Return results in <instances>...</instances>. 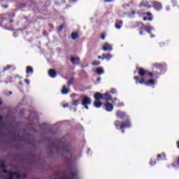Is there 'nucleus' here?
<instances>
[{
  "label": "nucleus",
  "mask_w": 179,
  "mask_h": 179,
  "mask_svg": "<svg viewBox=\"0 0 179 179\" xmlns=\"http://www.w3.org/2000/svg\"><path fill=\"white\" fill-rule=\"evenodd\" d=\"M0 177L4 179H20V175L18 173H11L6 170L0 172Z\"/></svg>",
  "instance_id": "f257e3e1"
},
{
  "label": "nucleus",
  "mask_w": 179,
  "mask_h": 179,
  "mask_svg": "<svg viewBox=\"0 0 179 179\" xmlns=\"http://www.w3.org/2000/svg\"><path fill=\"white\" fill-rule=\"evenodd\" d=\"M115 125L117 129H124V128H131V122L127 120L121 123L120 121L115 122Z\"/></svg>",
  "instance_id": "f03ea898"
},
{
  "label": "nucleus",
  "mask_w": 179,
  "mask_h": 179,
  "mask_svg": "<svg viewBox=\"0 0 179 179\" xmlns=\"http://www.w3.org/2000/svg\"><path fill=\"white\" fill-rule=\"evenodd\" d=\"M134 79L136 80V83L138 85V83H140L141 85H145V86H155L156 85V81L155 80H148V81L146 83L145 82V78H142V80H140L138 82V77H134Z\"/></svg>",
  "instance_id": "7ed1b4c3"
},
{
  "label": "nucleus",
  "mask_w": 179,
  "mask_h": 179,
  "mask_svg": "<svg viewBox=\"0 0 179 179\" xmlns=\"http://www.w3.org/2000/svg\"><path fill=\"white\" fill-rule=\"evenodd\" d=\"M82 106L86 108V110H89V106L92 104V99L88 96H85L81 102Z\"/></svg>",
  "instance_id": "20e7f679"
},
{
  "label": "nucleus",
  "mask_w": 179,
  "mask_h": 179,
  "mask_svg": "<svg viewBox=\"0 0 179 179\" xmlns=\"http://www.w3.org/2000/svg\"><path fill=\"white\" fill-rule=\"evenodd\" d=\"M103 51H113V45L108 43H105L103 46Z\"/></svg>",
  "instance_id": "39448f33"
},
{
  "label": "nucleus",
  "mask_w": 179,
  "mask_h": 179,
  "mask_svg": "<svg viewBox=\"0 0 179 179\" xmlns=\"http://www.w3.org/2000/svg\"><path fill=\"white\" fill-rule=\"evenodd\" d=\"M152 5H153V7L155 9V10H162V3L157 2V1H154L152 2Z\"/></svg>",
  "instance_id": "423d86ee"
},
{
  "label": "nucleus",
  "mask_w": 179,
  "mask_h": 179,
  "mask_svg": "<svg viewBox=\"0 0 179 179\" xmlns=\"http://www.w3.org/2000/svg\"><path fill=\"white\" fill-rule=\"evenodd\" d=\"M94 97L96 100V101H99V100H101V99H104V94H101L100 92H96Z\"/></svg>",
  "instance_id": "0eeeda50"
},
{
  "label": "nucleus",
  "mask_w": 179,
  "mask_h": 179,
  "mask_svg": "<svg viewBox=\"0 0 179 179\" xmlns=\"http://www.w3.org/2000/svg\"><path fill=\"white\" fill-rule=\"evenodd\" d=\"M106 110L108 111L109 113H111L113 110H114V106H113V104L110 103L109 102H107L105 103Z\"/></svg>",
  "instance_id": "6e6552de"
},
{
  "label": "nucleus",
  "mask_w": 179,
  "mask_h": 179,
  "mask_svg": "<svg viewBox=\"0 0 179 179\" xmlns=\"http://www.w3.org/2000/svg\"><path fill=\"white\" fill-rule=\"evenodd\" d=\"M116 116L117 117V118H120L121 120H122L125 118V117H127V113L122 111H117L116 113Z\"/></svg>",
  "instance_id": "1a4fd4ad"
},
{
  "label": "nucleus",
  "mask_w": 179,
  "mask_h": 179,
  "mask_svg": "<svg viewBox=\"0 0 179 179\" xmlns=\"http://www.w3.org/2000/svg\"><path fill=\"white\" fill-rule=\"evenodd\" d=\"M154 66H155V68H157L159 71H161V73H164V71L162 70V69H164V66L160 64H155Z\"/></svg>",
  "instance_id": "9d476101"
},
{
  "label": "nucleus",
  "mask_w": 179,
  "mask_h": 179,
  "mask_svg": "<svg viewBox=\"0 0 179 179\" xmlns=\"http://www.w3.org/2000/svg\"><path fill=\"white\" fill-rule=\"evenodd\" d=\"M103 99L106 100V101H111V95H110V92H107L103 94Z\"/></svg>",
  "instance_id": "9b49d317"
},
{
  "label": "nucleus",
  "mask_w": 179,
  "mask_h": 179,
  "mask_svg": "<svg viewBox=\"0 0 179 179\" xmlns=\"http://www.w3.org/2000/svg\"><path fill=\"white\" fill-rule=\"evenodd\" d=\"M152 8V6H149V2L148 1H143L140 4V8Z\"/></svg>",
  "instance_id": "f8f14e48"
},
{
  "label": "nucleus",
  "mask_w": 179,
  "mask_h": 179,
  "mask_svg": "<svg viewBox=\"0 0 179 179\" xmlns=\"http://www.w3.org/2000/svg\"><path fill=\"white\" fill-rule=\"evenodd\" d=\"M113 55L111 54H103L102 59H106V61H110L113 58Z\"/></svg>",
  "instance_id": "ddd939ff"
},
{
  "label": "nucleus",
  "mask_w": 179,
  "mask_h": 179,
  "mask_svg": "<svg viewBox=\"0 0 179 179\" xmlns=\"http://www.w3.org/2000/svg\"><path fill=\"white\" fill-rule=\"evenodd\" d=\"M96 73H97V75H103L104 69H103V67L97 68L96 70Z\"/></svg>",
  "instance_id": "4468645a"
},
{
  "label": "nucleus",
  "mask_w": 179,
  "mask_h": 179,
  "mask_svg": "<svg viewBox=\"0 0 179 179\" xmlns=\"http://www.w3.org/2000/svg\"><path fill=\"white\" fill-rule=\"evenodd\" d=\"M49 76H50V78H55L57 76V71L54 69H50L49 71Z\"/></svg>",
  "instance_id": "2eb2a0df"
},
{
  "label": "nucleus",
  "mask_w": 179,
  "mask_h": 179,
  "mask_svg": "<svg viewBox=\"0 0 179 179\" xmlns=\"http://www.w3.org/2000/svg\"><path fill=\"white\" fill-rule=\"evenodd\" d=\"M69 93V90L66 88V85H64L62 89V94H68Z\"/></svg>",
  "instance_id": "dca6fc26"
},
{
  "label": "nucleus",
  "mask_w": 179,
  "mask_h": 179,
  "mask_svg": "<svg viewBox=\"0 0 179 179\" xmlns=\"http://www.w3.org/2000/svg\"><path fill=\"white\" fill-rule=\"evenodd\" d=\"M145 30L148 33H149L150 34V33H152V31H153L155 30V29L153 28V27L150 26V25H148L145 27Z\"/></svg>",
  "instance_id": "f3484780"
},
{
  "label": "nucleus",
  "mask_w": 179,
  "mask_h": 179,
  "mask_svg": "<svg viewBox=\"0 0 179 179\" xmlns=\"http://www.w3.org/2000/svg\"><path fill=\"white\" fill-rule=\"evenodd\" d=\"M103 105V103H101V101H96L94 103V107H96V108H100V107H101V106Z\"/></svg>",
  "instance_id": "a211bd4d"
},
{
  "label": "nucleus",
  "mask_w": 179,
  "mask_h": 179,
  "mask_svg": "<svg viewBox=\"0 0 179 179\" xmlns=\"http://www.w3.org/2000/svg\"><path fill=\"white\" fill-rule=\"evenodd\" d=\"M138 75L140 76H145V75H146V71L143 70V69H140L138 71Z\"/></svg>",
  "instance_id": "6ab92c4d"
},
{
  "label": "nucleus",
  "mask_w": 179,
  "mask_h": 179,
  "mask_svg": "<svg viewBox=\"0 0 179 179\" xmlns=\"http://www.w3.org/2000/svg\"><path fill=\"white\" fill-rule=\"evenodd\" d=\"M153 75H155V78L157 79H159V77L160 76V73H155L154 71V73L150 72L149 73V76L152 78V76H153Z\"/></svg>",
  "instance_id": "aec40b11"
},
{
  "label": "nucleus",
  "mask_w": 179,
  "mask_h": 179,
  "mask_svg": "<svg viewBox=\"0 0 179 179\" xmlns=\"http://www.w3.org/2000/svg\"><path fill=\"white\" fill-rule=\"evenodd\" d=\"M79 57H76V58H75V57H72L71 58V62H72V64H79Z\"/></svg>",
  "instance_id": "412c9836"
},
{
  "label": "nucleus",
  "mask_w": 179,
  "mask_h": 179,
  "mask_svg": "<svg viewBox=\"0 0 179 179\" xmlns=\"http://www.w3.org/2000/svg\"><path fill=\"white\" fill-rule=\"evenodd\" d=\"M27 73H33V67L30 66H28L27 67V71H26Z\"/></svg>",
  "instance_id": "4be33fe9"
},
{
  "label": "nucleus",
  "mask_w": 179,
  "mask_h": 179,
  "mask_svg": "<svg viewBox=\"0 0 179 179\" xmlns=\"http://www.w3.org/2000/svg\"><path fill=\"white\" fill-rule=\"evenodd\" d=\"M160 157H162V159L164 160L166 159V154L162 153V155H157L158 162L160 161Z\"/></svg>",
  "instance_id": "5701e85b"
},
{
  "label": "nucleus",
  "mask_w": 179,
  "mask_h": 179,
  "mask_svg": "<svg viewBox=\"0 0 179 179\" xmlns=\"http://www.w3.org/2000/svg\"><path fill=\"white\" fill-rule=\"evenodd\" d=\"M80 103V99H77L76 101H73L72 105L74 106L75 107H77L78 104Z\"/></svg>",
  "instance_id": "b1692460"
},
{
  "label": "nucleus",
  "mask_w": 179,
  "mask_h": 179,
  "mask_svg": "<svg viewBox=\"0 0 179 179\" xmlns=\"http://www.w3.org/2000/svg\"><path fill=\"white\" fill-rule=\"evenodd\" d=\"M71 38L73 40H76L78 38V34L76 32H73L71 34Z\"/></svg>",
  "instance_id": "393cba45"
},
{
  "label": "nucleus",
  "mask_w": 179,
  "mask_h": 179,
  "mask_svg": "<svg viewBox=\"0 0 179 179\" xmlns=\"http://www.w3.org/2000/svg\"><path fill=\"white\" fill-rule=\"evenodd\" d=\"M0 167L1 169H5V162L3 161H0Z\"/></svg>",
  "instance_id": "a878e982"
},
{
  "label": "nucleus",
  "mask_w": 179,
  "mask_h": 179,
  "mask_svg": "<svg viewBox=\"0 0 179 179\" xmlns=\"http://www.w3.org/2000/svg\"><path fill=\"white\" fill-rule=\"evenodd\" d=\"M110 93H111L112 94H116V93H117V90H115V89H112V90L110 91Z\"/></svg>",
  "instance_id": "bb28decb"
},
{
  "label": "nucleus",
  "mask_w": 179,
  "mask_h": 179,
  "mask_svg": "<svg viewBox=\"0 0 179 179\" xmlns=\"http://www.w3.org/2000/svg\"><path fill=\"white\" fill-rule=\"evenodd\" d=\"M115 27H116V29H117V30H120V29H121L122 26L117 22L115 24Z\"/></svg>",
  "instance_id": "cd10ccee"
},
{
  "label": "nucleus",
  "mask_w": 179,
  "mask_h": 179,
  "mask_svg": "<svg viewBox=\"0 0 179 179\" xmlns=\"http://www.w3.org/2000/svg\"><path fill=\"white\" fill-rule=\"evenodd\" d=\"M99 64H100L99 61H94V62H92V65H94V66L99 65Z\"/></svg>",
  "instance_id": "c85d7f7f"
},
{
  "label": "nucleus",
  "mask_w": 179,
  "mask_h": 179,
  "mask_svg": "<svg viewBox=\"0 0 179 179\" xmlns=\"http://www.w3.org/2000/svg\"><path fill=\"white\" fill-rule=\"evenodd\" d=\"M73 82V78H71L70 80L68 82V86H71Z\"/></svg>",
  "instance_id": "c756f323"
},
{
  "label": "nucleus",
  "mask_w": 179,
  "mask_h": 179,
  "mask_svg": "<svg viewBox=\"0 0 179 179\" xmlns=\"http://www.w3.org/2000/svg\"><path fill=\"white\" fill-rule=\"evenodd\" d=\"M124 106V103L123 102H119L117 104V107H122Z\"/></svg>",
  "instance_id": "7c9ffc66"
},
{
  "label": "nucleus",
  "mask_w": 179,
  "mask_h": 179,
  "mask_svg": "<svg viewBox=\"0 0 179 179\" xmlns=\"http://www.w3.org/2000/svg\"><path fill=\"white\" fill-rule=\"evenodd\" d=\"M8 69H10V66L8 65L7 67H4V71H8Z\"/></svg>",
  "instance_id": "2f4dec72"
},
{
  "label": "nucleus",
  "mask_w": 179,
  "mask_h": 179,
  "mask_svg": "<svg viewBox=\"0 0 179 179\" xmlns=\"http://www.w3.org/2000/svg\"><path fill=\"white\" fill-rule=\"evenodd\" d=\"M147 20H148L149 22H152V20H153V17H147Z\"/></svg>",
  "instance_id": "473e14b6"
},
{
  "label": "nucleus",
  "mask_w": 179,
  "mask_h": 179,
  "mask_svg": "<svg viewBox=\"0 0 179 179\" xmlns=\"http://www.w3.org/2000/svg\"><path fill=\"white\" fill-rule=\"evenodd\" d=\"M150 164L151 165V166H155V164H156V162H154V164H153V162H152V160L150 162Z\"/></svg>",
  "instance_id": "72a5a7b5"
},
{
  "label": "nucleus",
  "mask_w": 179,
  "mask_h": 179,
  "mask_svg": "<svg viewBox=\"0 0 179 179\" xmlns=\"http://www.w3.org/2000/svg\"><path fill=\"white\" fill-rule=\"evenodd\" d=\"M64 29V25H60L59 27V30L61 31V30H62Z\"/></svg>",
  "instance_id": "f704fd0d"
},
{
  "label": "nucleus",
  "mask_w": 179,
  "mask_h": 179,
  "mask_svg": "<svg viewBox=\"0 0 179 179\" xmlns=\"http://www.w3.org/2000/svg\"><path fill=\"white\" fill-rule=\"evenodd\" d=\"M101 38L102 40H105V39H106V35H104V34L101 35Z\"/></svg>",
  "instance_id": "c9c22d12"
},
{
  "label": "nucleus",
  "mask_w": 179,
  "mask_h": 179,
  "mask_svg": "<svg viewBox=\"0 0 179 179\" xmlns=\"http://www.w3.org/2000/svg\"><path fill=\"white\" fill-rule=\"evenodd\" d=\"M24 82H25V83H27V85H30V80H25Z\"/></svg>",
  "instance_id": "e433bc0d"
},
{
  "label": "nucleus",
  "mask_w": 179,
  "mask_h": 179,
  "mask_svg": "<svg viewBox=\"0 0 179 179\" xmlns=\"http://www.w3.org/2000/svg\"><path fill=\"white\" fill-rule=\"evenodd\" d=\"M143 20H144V22H146V20H148V17H144L143 18Z\"/></svg>",
  "instance_id": "4c0bfd02"
},
{
  "label": "nucleus",
  "mask_w": 179,
  "mask_h": 179,
  "mask_svg": "<svg viewBox=\"0 0 179 179\" xmlns=\"http://www.w3.org/2000/svg\"><path fill=\"white\" fill-rule=\"evenodd\" d=\"M105 1V2H113V1H114V0H104Z\"/></svg>",
  "instance_id": "58836bf2"
},
{
  "label": "nucleus",
  "mask_w": 179,
  "mask_h": 179,
  "mask_svg": "<svg viewBox=\"0 0 179 179\" xmlns=\"http://www.w3.org/2000/svg\"><path fill=\"white\" fill-rule=\"evenodd\" d=\"M115 101H117V98H115V99H113V101H112V103H115Z\"/></svg>",
  "instance_id": "ea45409f"
},
{
  "label": "nucleus",
  "mask_w": 179,
  "mask_h": 179,
  "mask_svg": "<svg viewBox=\"0 0 179 179\" xmlns=\"http://www.w3.org/2000/svg\"><path fill=\"white\" fill-rule=\"evenodd\" d=\"M63 107H64V108H66V107H68V103H66V104L63 105Z\"/></svg>",
  "instance_id": "a19ab883"
},
{
  "label": "nucleus",
  "mask_w": 179,
  "mask_h": 179,
  "mask_svg": "<svg viewBox=\"0 0 179 179\" xmlns=\"http://www.w3.org/2000/svg\"><path fill=\"white\" fill-rule=\"evenodd\" d=\"M146 15H147L148 16H152V13H147Z\"/></svg>",
  "instance_id": "79ce46f5"
},
{
  "label": "nucleus",
  "mask_w": 179,
  "mask_h": 179,
  "mask_svg": "<svg viewBox=\"0 0 179 179\" xmlns=\"http://www.w3.org/2000/svg\"><path fill=\"white\" fill-rule=\"evenodd\" d=\"M100 80H101V78H98L96 79V82H100Z\"/></svg>",
  "instance_id": "37998d69"
},
{
  "label": "nucleus",
  "mask_w": 179,
  "mask_h": 179,
  "mask_svg": "<svg viewBox=\"0 0 179 179\" xmlns=\"http://www.w3.org/2000/svg\"><path fill=\"white\" fill-rule=\"evenodd\" d=\"M166 10H169L170 9V6H167L166 8Z\"/></svg>",
  "instance_id": "c03bdc74"
},
{
  "label": "nucleus",
  "mask_w": 179,
  "mask_h": 179,
  "mask_svg": "<svg viewBox=\"0 0 179 179\" xmlns=\"http://www.w3.org/2000/svg\"><path fill=\"white\" fill-rule=\"evenodd\" d=\"M117 23H118V24H122V21H119V22H117Z\"/></svg>",
  "instance_id": "a18cd8bd"
},
{
  "label": "nucleus",
  "mask_w": 179,
  "mask_h": 179,
  "mask_svg": "<svg viewBox=\"0 0 179 179\" xmlns=\"http://www.w3.org/2000/svg\"><path fill=\"white\" fill-rule=\"evenodd\" d=\"M98 59H101V56H99V57H98Z\"/></svg>",
  "instance_id": "49530a36"
},
{
  "label": "nucleus",
  "mask_w": 179,
  "mask_h": 179,
  "mask_svg": "<svg viewBox=\"0 0 179 179\" xmlns=\"http://www.w3.org/2000/svg\"><path fill=\"white\" fill-rule=\"evenodd\" d=\"M132 15H135V11L131 12Z\"/></svg>",
  "instance_id": "de8ad7c7"
},
{
  "label": "nucleus",
  "mask_w": 179,
  "mask_h": 179,
  "mask_svg": "<svg viewBox=\"0 0 179 179\" xmlns=\"http://www.w3.org/2000/svg\"><path fill=\"white\" fill-rule=\"evenodd\" d=\"M155 37V35H151V38H153Z\"/></svg>",
  "instance_id": "09e8293b"
},
{
  "label": "nucleus",
  "mask_w": 179,
  "mask_h": 179,
  "mask_svg": "<svg viewBox=\"0 0 179 179\" xmlns=\"http://www.w3.org/2000/svg\"><path fill=\"white\" fill-rule=\"evenodd\" d=\"M0 121H2V116H0Z\"/></svg>",
  "instance_id": "8fccbe9b"
},
{
  "label": "nucleus",
  "mask_w": 179,
  "mask_h": 179,
  "mask_svg": "<svg viewBox=\"0 0 179 179\" xmlns=\"http://www.w3.org/2000/svg\"><path fill=\"white\" fill-rule=\"evenodd\" d=\"M26 178V175H23V178Z\"/></svg>",
  "instance_id": "3c124183"
},
{
  "label": "nucleus",
  "mask_w": 179,
  "mask_h": 179,
  "mask_svg": "<svg viewBox=\"0 0 179 179\" xmlns=\"http://www.w3.org/2000/svg\"><path fill=\"white\" fill-rule=\"evenodd\" d=\"M140 34H141V36H142V34H142V31H140Z\"/></svg>",
  "instance_id": "603ef678"
},
{
  "label": "nucleus",
  "mask_w": 179,
  "mask_h": 179,
  "mask_svg": "<svg viewBox=\"0 0 179 179\" xmlns=\"http://www.w3.org/2000/svg\"><path fill=\"white\" fill-rule=\"evenodd\" d=\"M122 134H124V133H125V131H124V130H122Z\"/></svg>",
  "instance_id": "864d4df0"
},
{
  "label": "nucleus",
  "mask_w": 179,
  "mask_h": 179,
  "mask_svg": "<svg viewBox=\"0 0 179 179\" xmlns=\"http://www.w3.org/2000/svg\"><path fill=\"white\" fill-rule=\"evenodd\" d=\"M10 94H12V92H10Z\"/></svg>",
  "instance_id": "5fc2aeb1"
},
{
  "label": "nucleus",
  "mask_w": 179,
  "mask_h": 179,
  "mask_svg": "<svg viewBox=\"0 0 179 179\" xmlns=\"http://www.w3.org/2000/svg\"><path fill=\"white\" fill-rule=\"evenodd\" d=\"M10 22H13V20H10Z\"/></svg>",
  "instance_id": "6e6d98bb"
},
{
  "label": "nucleus",
  "mask_w": 179,
  "mask_h": 179,
  "mask_svg": "<svg viewBox=\"0 0 179 179\" xmlns=\"http://www.w3.org/2000/svg\"><path fill=\"white\" fill-rule=\"evenodd\" d=\"M1 103L0 102V106H1Z\"/></svg>",
  "instance_id": "4d7b16f0"
},
{
  "label": "nucleus",
  "mask_w": 179,
  "mask_h": 179,
  "mask_svg": "<svg viewBox=\"0 0 179 179\" xmlns=\"http://www.w3.org/2000/svg\"><path fill=\"white\" fill-rule=\"evenodd\" d=\"M73 1H76V0H73Z\"/></svg>",
  "instance_id": "13d9d810"
}]
</instances>
